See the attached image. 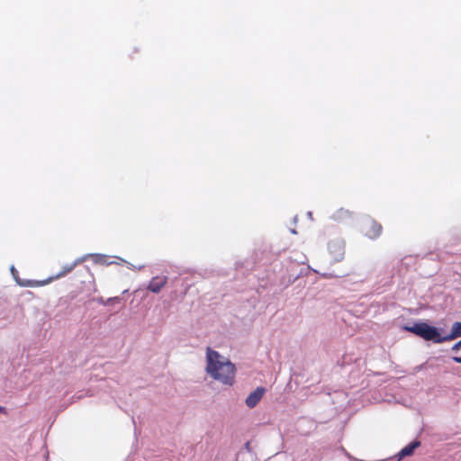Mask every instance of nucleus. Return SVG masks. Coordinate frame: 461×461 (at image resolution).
<instances>
[{
	"instance_id": "f257e3e1",
	"label": "nucleus",
	"mask_w": 461,
	"mask_h": 461,
	"mask_svg": "<svg viewBox=\"0 0 461 461\" xmlns=\"http://www.w3.org/2000/svg\"><path fill=\"white\" fill-rule=\"evenodd\" d=\"M205 370L211 378L221 384L231 386L235 382L236 368L234 364L217 351L207 350Z\"/></svg>"
},
{
	"instance_id": "f03ea898",
	"label": "nucleus",
	"mask_w": 461,
	"mask_h": 461,
	"mask_svg": "<svg viewBox=\"0 0 461 461\" xmlns=\"http://www.w3.org/2000/svg\"><path fill=\"white\" fill-rule=\"evenodd\" d=\"M405 329L425 340L437 344L451 341L461 337V321L453 323L449 333H445L442 329L431 326L427 322H417Z\"/></svg>"
},
{
	"instance_id": "7ed1b4c3",
	"label": "nucleus",
	"mask_w": 461,
	"mask_h": 461,
	"mask_svg": "<svg viewBox=\"0 0 461 461\" xmlns=\"http://www.w3.org/2000/svg\"><path fill=\"white\" fill-rule=\"evenodd\" d=\"M89 257H92L94 258L95 262H96V263L107 264V265L113 263L112 261H108L107 258L103 255H86V256L77 258L71 264L64 266L63 270L60 273H59L58 275H56L53 277H50V279H48L46 281H42V282L39 283V285H45L53 280H56V279L65 276L67 274L70 273L77 265L86 261V258Z\"/></svg>"
},
{
	"instance_id": "20e7f679",
	"label": "nucleus",
	"mask_w": 461,
	"mask_h": 461,
	"mask_svg": "<svg viewBox=\"0 0 461 461\" xmlns=\"http://www.w3.org/2000/svg\"><path fill=\"white\" fill-rule=\"evenodd\" d=\"M329 251L336 261H339L344 256V243L340 240H336L329 244Z\"/></svg>"
},
{
	"instance_id": "39448f33",
	"label": "nucleus",
	"mask_w": 461,
	"mask_h": 461,
	"mask_svg": "<svg viewBox=\"0 0 461 461\" xmlns=\"http://www.w3.org/2000/svg\"><path fill=\"white\" fill-rule=\"evenodd\" d=\"M264 393H265V389L263 387L256 388L246 398V401H245L246 405L249 408H254L261 401Z\"/></svg>"
},
{
	"instance_id": "423d86ee",
	"label": "nucleus",
	"mask_w": 461,
	"mask_h": 461,
	"mask_svg": "<svg viewBox=\"0 0 461 461\" xmlns=\"http://www.w3.org/2000/svg\"><path fill=\"white\" fill-rule=\"evenodd\" d=\"M364 231L367 237L375 239L380 235L381 226L373 221H367L365 223Z\"/></svg>"
},
{
	"instance_id": "0eeeda50",
	"label": "nucleus",
	"mask_w": 461,
	"mask_h": 461,
	"mask_svg": "<svg viewBox=\"0 0 461 461\" xmlns=\"http://www.w3.org/2000/svg\"><path fill=\"white\" fill-rule=\"evenodd\" d=\"M166 277H154L149 282L148 289L153 293H158L161 290V288L166 285Z\"/></svg>"
},
{
	"instance_id": "6e6552de",
	"label": "nucleus",
	"mask_w": 461,
	"mask_h": 461,
	"mask_svg": "<svg viewBox=\"0 0 461 461\" xmlns=\"http://www.w3.org/2000/svg\"><path fill=\"white\" fill-rule=\"evenodd\" d=\"M419 446V441H413L408 446L404 447L399 453V460L403 456H411L413 453L414 449L417 448Z\"/></svg>"
},
{
	"instance_id": "1a4fd4ad",
	"label": "nucleus",
	"mask_w": 461,
	"mask_h": 461,
	"mask_svg": "<svg viewBox=\"0 0 461 461\" xmlns=\"http://www.w3.org/2000/svg\"><path fill=\"white\" fill-rule=\"evenodd\" d=\"M10 271H11V274H12L13 277L15 279V281L17 282L18 285H20L22 286L28 285V284H25V283H23V282L19 281V279H18V272H17L16 268L14 266L11 267Z\"/></svg>"
},
{
	"instance_id": "9d476101",
	"label": "nucleus",
	"mask_w": 461,
	"mask_h": 461,
	"mask_svg": "<svg viewBox=\"0 0 461 461\" xmlns=\"http://www.w3.org/2000/svg\"><path fill=\"white\" fill-rule=\"evenodd\" d=\"M460 348H461V342H457V343H456V344L452 347V350H453V351H457Z\"/></svg>"
},
{
	"instance_id": "9b49d317",
	"label": "nucleus",
	"mask_w": 461,
	"mask_h": 461,
	"mask_svg": "<svg viewBox=\"0 0 461 461\" xmlns=\"http://www.w3.org/2000/svg\"><path fill=\"white\" fill-rule=\"evenodd\" d=\"M453 360H454L456 363H459V364H461V357H453Z\"/></svg>"
},
{
	"instance_id": "f8f14e48",
	"label": "nucleus",
	"mask_w": 461,
	"mask_h": 461,
	"mask_svg": "<svg viewBox=\"0 0 461 461\" xmlns=\"http://www.w3.org/2000/svg\"><path fill=\"white\" fill-rule=\"evenodd\" d=\"M128 265H129L128 266L129 268H131V269H135L136 268L132 264H128Z\"/></svg>"
},
{
	"instance_id": "ddd939ff",
	"label": "nucleus",
	"mask_w": 461,
	"mask_h": 461,
	"mask_svg": "<svg viewBox=\"0 0 461 461\" xmlns=\"http://www.w3.org/2000/svg\"><path fill=\"white\" fill-rule=\"evenodd\" d=\"M459 342H461V340Z\"/></svg>"
}]
</instances>
